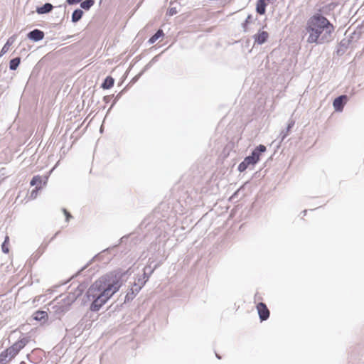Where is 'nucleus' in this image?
I'll return each instance as SVG.
<instances>
[{
    "mask_svg": "<svg viewBox=\"0 0 364 364\" xmlns=\"http://www.w3.org/2000/svg\"><path fill=\"white\" fill-rule=\"evenodd\" d=\"M124 275L125 272H112L99 278L91 285L87 293L88 298L92 299L91 311H98L119 289Z\"/></svg>",
    "mask_w": 364,
    "mask_h": 364,
    "instance_id": "nucleus-1",
    "label": "nucleus"
},
{
    "mask_svg": "<svg viewBox=\"0 0 364 364\" xmlns=\"http://www.w3.org/2000/svg\"><path fill=\"white\" fill-rule=\"evenodd\" d=\"M334 26L325 16L319 14L311 16L306 21L305 31L308 43L323 44L331 41Z\"/></svg>",
    "mask_w": 364,
    "mask_h": 364,
    "instance_id": "nucleus-2",
    "label": "nucleus"
},
{
    "mask_svg": "<svg viewBox=\"0 0 364 364\" xmlns=\"http://www.w3.org/2000/svg\"><path fill=\"white\" fill-rule=\"evenodd\" d=\"M30 339L23 337L16 341L12 346L6 349V353L9 355V360L14 358L18 353L29 343Z\"/></svg>",
    "mask_w": 364,
    "mask_h": 364,
    "instance_id": "nucleus-3",
    "label": "nucleus"
},
{
    "mask_svg": "<svg viewBox=\"0 0 364 364\" xmlns=\"http://www.w3.org/2000/svg\"><path fill=\"white\" fill-rule=\"evenodd\" d=\"M265 151H266V146L260 144L255 148V149L252 151V153L250 156L245 157L244 161L249 166L255 165L259 160L260 153L264 152Z\"/></svg>",
    "mask_w": 364,
    "mask_h": 364,
    "instance_id": "nucleus-4",
    "label": "nucleus"
},
{
    "mask_svg": "<svg viewBox=\"0 0 364 364\" xmlns=\"http://www.w3.org/2000/svg\"><path fill=\"white\" fill-rule=\"evenodd\" d=\"M266 26H264L261 29H259L257 33L253 36V38L255 41V43H257L259 45H262L269 38V34L268 31H264V28Z\"/></svg>",
    "mask_w": 364,
    "mask_h": 364,
    "instance_id": "nucleus-5",
    "label": "nucleus"
},
{
    "mask_svg": "<svg viewBox=\"0 0 364 364\" xmlns=\"http://www.w3.org/2000/svg\"><path fill=\"white\" fill-rule=\"evenodd\" d=\"M256 309L261 321H265L269 317L270 312L265 304L262 302L258 303Z\"/></svg>",
    "mask_w": 364,
    "mask_h": 364,
    "instance_id": "nucleus-6",
    "label": "nucleus"
},
{
    "mask_svg": "<svg viewBox=\"0 0 364 364\" xmlns=\"http://www.w3.org/2000/svg\"><path fill=\"white\" fill-rule=\"evenodd\" d=\"M348 101L346 95H341L336 97L333 102V106L336 111L341 112L343 109L344 105Z\"/></svg>",
    "mask_w": 364,
    "mask_h": 364,
    "instance_id": "nucleus-7",
    "label": "nucleus"
},
{
    "mask_svg": "<svg viewBox=\"0 0 364 364\" xmlns=\"http://www.w3.org/2000/svg\"><path fill=\"white\" fill-rule=\"evenodd\" d=\"M61 301H63V304H60L58 306L57 310L60 312H63L67 311L70 308V306L74 301V296L73 295H67L63 299H62Z\"/></svg>",
    "mask_w": 364,
    "mask_h": 364,
    "instance_id": "nucleus-8",
    "label": "nucleus"
},
{
    "mask_svg": "<svg viewBox=\"0 0 364 364\" xmlns=\"http://www.w3.org/2000/svg\"><path fill=\"white\" fill-rule=\"evenodd\" d=\"M28 37L35 41L42 40L44 37V33L38 29H35L28 34Z\"/></svg>",
    "mask_w": 364,
    "mask_h": 364,
    "instance_id": "nucleus-9",
    "label": "nucleus"
},
{
    "mask_svg": "<svg viewBox=\"0 0 364 364\" xmlns=\"http://www.w3.org/2000/svg\"><path fill=\"white\" fill-rule=\"evenodd\" d=\"M15 41H16V36H13L11 37H10L7 40L6 43L4 44V46H3L2 49L1 50L0 57H1L3 55H4L6 53L8 52V50L10 48V46L13 45V43L15 42Z\"/></svg>",
    "mask_w": 364,
    "mask_h": 364,
    "instance_id": "nucleus-10",
    "label": "nucleus"
},
{
    "mask_svg": "<svg viewBox=\"0 0 364 364\" xmlns=\"http://www.w3.org/2000/svg\"><path fill=\"white\" fill-rule=\"evenodd\" d=\"M267 0H258L256 5V10L258 14L263 15L266 11Z\"/></svg>",
    "mask_w": 364,
    "mask_h": 364,
    "instance_id": "nucleus-11",
    "label": "nucleus"
},
{
    "mask_svg": "<svg viewBox=\"0 0 364 364\" xmlns=\"http://www.w3.org/2000/svg\"><path fill=\"white\" fill-rule=\"evenodd\" d=\"M33 319L36 321H46L48 320V314L46 311H37L33 314Z\"/></svg>",
    "mask_w": 364,
    "mask_h": 364,
    "instance_id": "nucleus-12",
    "label": "nucleus"
},
{
    "mask_svg": "<svg viewBox=\"0 0 364 364\" xmlns=\"http://www.w3.org/2000/svg\"><path fill=\"white\" fill-rule=\"evenodd\" d=\"M114 80L111 76H108L105 78L102 87L104 89H109L114 85Z\"/></svg>",
    "mask_w": 364,
    "mask_h": 364,
    "instance_id": "nucleus-13",
    "label": "nucleus"
},
{
    "mask_svg": "<svg viewBox=\"0 0 364 364\" xmlns=\"http://www.w3.org/2000/svg\"><path fill=\"white\" fill-rule=\"evenodd\" d=\"M52 9L53 6L50 4L47 3L45 4L43 6L38 8L37 12L38 14H46L50 12L52 10Z\"/></svg>",
    "mask_w": 364,
    "mask_h": 364,
    "instance_id": "nucleus-14",
    "label": "nucleus"
},
{
    "mask_svg": "<svg viewBox=\"0 0 364 364\" xmlns=\"http://www.w3.org/2000/svg\"><path fill=\"white\" fill-rule=\"evenodd\" d=\"M164 36V31L161 29L158 30L157 32L152 36L149 40V43L150 44L154 43L159 38L163 37Z\"/></svg>",
    "mask_w": 364,
    "mask_h": 364,
    "instance_id": "nucleus-15",
    "label": "nucleus"
},
{
    "mask_svg": "<svg viewBox=\"0 0 364 364\" xmlns=\"http://www.w3.org/2000/svg\"><path fill=\"white\" fill-rule=\"evenodd\" d=\"M82 14L83 12L80 9H77L74 11L72 15V21L73 22L78 21L82 18Z\"/></svg>",
    "mask_w": 364,
    "mask_h": 364,
    "instance_id": "nucleus-16",
    "label": "nucleus"
},
{
    "mask_svg": "<svg viewBox=\"0 0 364 364\" xmlns=\"http://www.w3.org/2000/svg\"><path fill=\"white\" fill-rule=\"evenodd\" d=\"M20 62H21L20 58H15L11 60L10 63H9L10 69L12 70H16V68H18V66L20 64Z\"/></svg>",
    "mask_w": 364,
    "mask_h": 364,
    "instance_id": "nucleus-17",
    "label": "nucleus"
},
{
    "mask_svg": "<svg viewBox=\"0 0 364 364\" xmlns=\"http://www.w3.org/2000/svg\"><path fill=\"white\" fill-rule=\"evenodd\" d=\"M9 355L6 353V350H3L0 353V364H6L11 360H9Z\"/></svg>",
    "mask_w": 364,
    "mask_h": 364,
    "instance_id": "nucleus-18",
    "label": "nucleus"
},
{
    "mask_svg": "<svg viewBox=\"0 0 364 364\" xmlns=\"http://www.w3.org/2000/svg\"><path fill=\"white\" fill-rule=\"evenodd\" d=\"M94 4V0H85L81 3L80 6L83 9L88 10Z\"/></svg>",
    "mask_w": 364,
    "mask_h": 364,
    "instance_id": "nucleus-19",
    "label": "nucleus"
},
{
    "mask_svg": "<svg viewBox=\"0 0 364 364\" xmlns=\"http://www.w3.org/2000/svg\"><path fill=\"white\" fill-rule=\"evenodd\" d=\"M9 237L8 235L6 236L4 242H3L1 245L2 251L4 253H9Z\"/></svg>",
    "mask_w": 364,
    "mask_h": 364,
    "instance_id": "nucleus-20",
    "label": "nucleus"
},
{
    "mask_svg": "<svg viewBox=\"0 0 364 364\" xmlns=\"http://www.w3.org/2000/svg\"><path fill=\"white\" fill-rule=\"evenodd\" d=\"M252 16L248 15V16L246 18L245 21L242 23V26L243 28L244 32H247L248 31V24L252 22Z\"/></svg>",
    "mask_w": 364,
    "mask_h": 364,
    "instance_id": "nucleus-21",
    "label": "nucleus"
},
{
    "mask_svg": "<svg viewBox=\"0 0 364 364\" xmlns=\"http://www.w3.org/2000/svg\"><path fill=\"white\" fill-rule=\"evenodd\" d=\"M41 178L39 176H34L31 181V186L39 185V186H41Z\"/></svg>",
    "mask_w": 364,
    "mask_h": 364,
    "instance_id": "nucleus-22",
    "label": "nucleus"
},
{
    "mask_svg": "<svg viewBox=\"0 0 364 364\" xmlns=\"http://www.w3.org/2000/svg\"><path fill=\"white\" fill-rule=\"evenodd\" d=\"M248 166H249V165L247 163H245V161H243L242 162H241L239 164L238 170L240 172H243V171H245L247 168Z\"/></svg>",
    "mask_w": 364,
    "mask_h": 364,
    "instance_id": "nucleus-23",
    "label": "nucleus"
},
{
    "mask_svg": "<svg viewBox=\"0 0 364 364\" xmlns=\"http://www.w3.org/2000/svg\"><path fill=\"white\" fill-rule=\"evenodd\" d=\"M41 186H36L34 190L31 192V197L36 198L37 196L38 191L41 189Z\"/></svg>",
    "mask_w": 364,
    "mask_h": 364,
    "instance_id": "nucleus-24",
    "label": "nucleus"
},
{
    "mask_svg": "<svg viewBox=\"0 0 364 364\" xmlns=\"http://www.w3.org/2000/svg\"><path fill=\"white\" fill-rule=\"evenodd\" d=\"M82 0H67L68 4H75L80 2Z\"/></svg>",
    "mask_w": 364,
    "mask_h": 364,
    "instance_id": "nucleus-25",
    "label": "nucleus"
},
{
    "mask_svg": "<svg viewBox=\"0 0 364 364\" xmlns=\"http://www.w3.org/2000/svg\"><path fill=\"white\" fill-rule=\"evenodd\" d=\"M176 14V9H169V14L170 15H173V14Z\"/></svg>",
    "mask_w": 364,
    "mask_h": 364,
    "instance_id": "nucleus-26",
    "label": "nucleus"
},
{
    "mask_svg": "<svg viewBox=\"0 0 364 364\" xmlns=\"http://www.w3.org/2000/svg\"><path fill=\"white\" fill-rule=\"evenodd\" d=\"M63 211H64V213L65 214L67 218L68 219V218L70 217V213L65 209Z\"/></svg>",
    "mask_w": 364,
    "mask_h": 364,
    "instance_id": "nucleus-27",
    "label": "nucleus"
},
{
    "mask_svg": "<svg viewBox=\"0 0 364 364\" xmlns=\"http://www.w3.org/2000/svg\"><path fill=\"white\" fill-rule=\"evenodd\" d=\"M272 0H267V2H270Z\"/></svg>",
    "mask_w": 364,
    "mask_h": 364,
    "instance_id": "nucleus-28",
    "label": "nucleus"
}]
</instances>
